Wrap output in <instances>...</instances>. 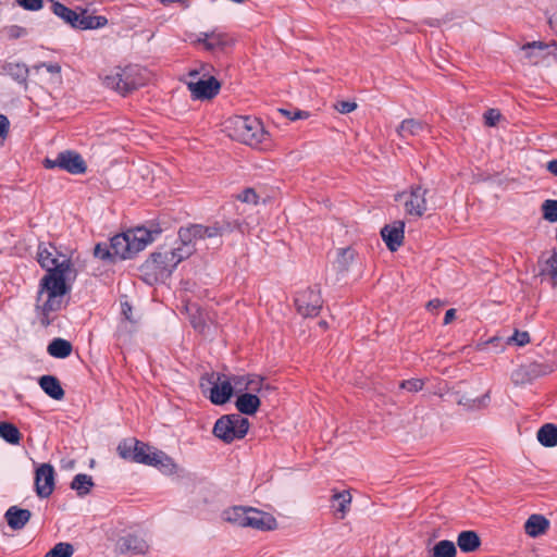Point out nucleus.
I'll return each instance as SVG.
<instances>
[{
    "instance_id": "nucleus-35",
    "label": "nucleus",
    "mask_w": 557,
    "mask_h": 557,
    "mask_svg": "<svg viewBox=\"0 0 557 557\" xmlns=\"http://www.w3.org/2000/svg\"><path fill=\"white\" fill-rule=\"evenodd\" d=\"M351 502V496L349 492H342L337 493L333 496V507L336 511L341 512V518H344L345 513L347 512L349 505Z\"/></svg>"
},
{
    "instance_id": "nucleus-30",
    "label": "nucleus",
    "mask_w": 557,
    "mask_h": 557,
    "mask_svg": "<svg viewBox=\"0 0 557 557\" xmlns=\"http://www.w3.org/2000/svg\"><path fill=\"white\" fill-rule=\"evenodd\" d=\"M537 441L545 447H554L557 445V426L546 423L537 431Z\"/></svg>"
},
{
    "instance_id": "nucleus-19",
    "label": "nucleus",
    "mask_w": 557,
    "mask_h": 557,
    "mask_svg": "<svg viewBox=\"0 0 557 557\" xmlns=\"http://www.w3.org/2000/svg\"><path fill=\"white\" fill-rule=\"evenodd\" d=\"M428 123L417 119H406L397 127L396 132L401 139L416 137L424 132H429Z\"/></svg>"
},
{
    "instance_id": "nucleus-43",
    "label": "nucleus",
    "mask_w": 557,
    "mask_h": 557,
    "mask_svg": "<svg viewBox=\"0 0 557 557\" xmlns=\"http://www.w3.org/2000/svg\"><path fill=\"white\" fill-rule=\"evenodd\" d=\"M530 342V335L525 331L516 330L515 333L508 338V344H515L519 347L527 345Z\"/></svg>"
},
{
    "instance_id": "nucleus-23",
    "label": "nucleus",
    "mask_w": 557,
    "mask_h": 557,
    "mask_svg": "<svg viewBox=\"0 0 557 557\" xmlns=\"http://www.w3.org/2000/svg\"><path fill=\"white\" fill-rule=\"evenodd\" d=\"M261 405V400L258 395L252 393H239L235 401V407L242 414L252 416L255 414Z\"/></svg>"
},
{
    "instance_id": "nucleus-37",
    "label": "nucleus",
    "mask_w": 557,
    "mask_h": 557,
    "mask_svg": "<svg viewBox=\"0 0 557 557\" xmlns=\"http://www.w3.org/2000/svg\"><path fill=\"white\" fill-rule=\"evenodd\" d=\"M355 259V251L351 248H341L336 258V265L339 271H347Z\"/></svg>"
},
{
    "instance_id": "nucleus-16",
    "label": "nucleus",
    "mask_w": 557,
    "mask_h": 557,
    "mask_svg": "<svg viewBox=\"0 0 557 557\" xmlns=\"http://www.w3.org/2000/svg\"><path fill=\"white\" fill-rule=\"evenodd\" d=\"M125 234L128 237L129 247L135 256L154 240L156 236L160 234V230L152 231L146 227H136L128 230Z\"/></svg>"
},
{
    "instance_id": "nucleus-39",
    "label": "nucleus",
    "mask_w": 557,
    "mask_h": 557,
    "mask_svg": "<svg viewBox=\"0 0 557 557\" xmlns=\"http://www.w3.org/2000/svg\"><path fill=\"white\" fill-rule=\"evenodd\" d=\"M544 220L556 223L557 222V200L546 199L541 206Z\"/></svg>"
},
{
    "instance_id": "nucleus-12",
    "label": "nucleus",
    "mask_w": 557,
    "mask_h": 557,
    "mask_svg": "<svg viewBox=\"0 0 557 557\" xmlns=\"http://www.w3.org/2000/svg\"><path fill=\"white\" fill-rule=\"evenodd\" d=\"M44 165L46 169L59 168L71 174H83L87 169L82 156L72 150H65L58 153L55 159H45Z\"/></svg>"
},
{
    "instance_id": "nucleus-38",
    "label": "nucleus",
    "mask_w": 557,
    "mask_h": 557,
    "mask_svg": "<svg viewBox=\"0 0 557 557\" xmlns=\"http://www.w3.org/2000/svg\"><path fill=\"white\" fill-rule=\"evenodd\" d=\"M74 547L66 542L55 544L44 557H72Z\"/></svg>"
},
{
    "instance_id": "nucleus-6",
    "label": "nucleus",
    "mask_w": 557,
    "mask_h": 557,
    "mask_svg": "<svg viewBox=\"0 0 557 557\" xmlns=\"http://www.w3.org/2000/svg\"><path fill=\"white\" fill-rule=\"evenodd\" d=\"M52 12L66 24L77 29H97L103 27L108 23V20L104 16L88 15L86 14V11H83L79 14L58 1H52Z\"/></svg>"
},
{
    "instance_id": "nucleus-17",
    "label": "nucleus",
    "mask_w": 557,
    "mask_h": 557,
    "mask_svg": "<svg viewBox=\"0 0 557 557\" xmlns=\"http://www.w3.org/2000/svg\"><path fill=\"white\" fill-rule=\"evenodd\" d=\"M404 230L405 222L403 221H395L391 225H385L382 228V238L391 251H396L401 246L404 239Z\"/></svg>"
},
{
    "instance_id": "nucleus-24",
    "label": "nucleus",
    "mask_w": 557,
    "mask_h": 557,
    "mask_svg": "<svg viewBox=\"0 0 557 557\" xmlns=\"http://www.w3.org/2000/svg\"><path fill=\"white\" fill-rule=\"evenodd\" d=\"M127 238L125 233L117 234L111 238L110 248L113 258L131 259L134 257Z\"/></svg>"
},
{
    "instance_id": "nucleus-53",
    "label": "nucleus",
    "mask_w": 557,
    "mask_h": 557,
    "mask_svg": "<svg viewBox=\"0 0 557 557\" xmlns=\"http://www.w3.org/2000/svg\"><path fill=\"white\" fill-rule=\"evenodd\" d=\"M24 35H26V29L21 26L14 25L9 28V36L12 38H17Z\"/></svg>"
},
{
    "instance_id": "nucleus-51",
    "label": "nucleus",
    "mask_w": 557,
    "mask_h": 557,
    "mask_svg": "<svg viewBox=\"0 0 557 557\" xmlns=\"http://www.w3.org/2000/svg\"><path fill=\"white\" fill-rule=\"evenodd\" d=\"M356 108L357 103L354 101H338L335 104V109L342 114L350 113L356 110Z\"/></svg>"
},
{
    "instance_id": "nucleus-28",
    "label": "nucleus",
    "mask_w": 557,
    "mask_h": 557,
    "mask_svg": "<svg viewBox=\"0 0 557 557\" xmlns=\"http://www.w3.org/2000/svg\"><path fill=\"white\" fill-rule=\"evenodd\" d=\"M541 366L533 363L528 367H520L511 374V380L515 384H524L530 382L533 377L543 374Z\"/></svg>"
},
{
    "instance_id": "nucleus-59",
    "label": "nucleus",
    "mask_w": 557,
    "mask_h": 557,
    "mask_svg": "<svg viewBox=\"0 0 557 557\" xmlns=\"http://www.w3.org/2000/svg\"><path fill=\"white\" fill-rule=\"evenodd\" d=\"M547 170L554 174L555 176H557V159L555 160H552L547 163Z\"/></svg>"
},
{
    "instance_id": "nucleus-42",
    "label": "nucleus",
    "mask_w": 557,
    "mask_h": 557,
    "mask_svg": "<svg viewBox=\"0 0 557 557\" xmlns=\"http://www.w3.org/2000/svg\"><path fill=\"white\" fill-rule=\"evenodd\" d=\"M424 386V381L422 379H410L400 382L399 387L406 389L410 393H417L421 391Z\"/></svg>"
},
{
    "instance_id": "nucleus-25",
    "label": "nucleus",
    "mask_w": 557,
    "mask_h": 557,
    "mask_svg": "<svg viewBox=\"0 0 557 557\" xmlns=\"http://www.w3.org/2000/svg\"><path fill=\"white\" fill-rule=\"evenodd\" d=\"M549 528V521L542 515H531L524 523V531L531 537L544 534Z\"/></svg>"
},
{
    "instance_id": "nucleus-7",
    "label": "nucleus",
    "mask_w": 557,
    "mask_h": 557,
    "mask_svg": "<svg viewBox=\"0 0 557 557\" xmlns=\"http://www.w3.org/2000/svg\"><path fill=\"white\" fill-rule=\"evenodd\" d=\"M249 421L239 413L222 416L213 426V434L225 443L245 437L249 429Z\"/></svg>"
},
{
    "instance_id": "nucleus-20",
    "label": "nucleus",
    "mask_w": 557,
    "mask_h": 557,
    "mask_svg": "<svg viewBox=\"0 0 557 557\" xmlns=\"http://www.w3.org/2000/svg\"><path fill=\"white\" fill-rule=\"evenodd\" d=\"M198 42L202 44L209 51L223 50L230 42L228 36L221 32L201 33Z\"/></svg>"
},
{
    "instance_id": "nucleus-9",
    "label": "nucleus",
    "mask_w": 557,
    "mask_h": 557,
    "mask_svg": "<svg viewBox=\"0 0 557 557\" xmlns=\"http://www.w3.org/2000/svg\"><path fill=\"white\" fill-rule=\"evenodd\" d=\"M230 231L228 223L216 222L213 225L193 224L187 227H181L178 231V240L193 245L199 239H213L221 237L225 232Z\"/></svg>"
},
{
    "instance_id": "nucleus-48",
    "label": "nucleus",
    "mask_w": 557,
    "mask_h": 557,
    "mask_svg": "<svg viewBox=\"0 0 557 557\" xmlns=\"http://www.w3.org/2000/svg\"><path fill=\"white\" fill-rule=\"evenodd\" d=\"M238 200L246 203H253L256 205L258 202V195L256 191L251 188H247L243 190L238 196Z\"/></svg>"
},
{
    "instance_id": "nucleus-61",
    "label": "nucleus",
    "mask_w": 557,
    "mask_h": 557,
    "mask_svg": "<svg viewBox=\"0 0 557 557\" xmlns=\"http://www.w3.org/2000/svg\"><path fill=\"white\" fill-rule=\"evenodd\" d=\"M132 311V308L128 304L123 305V314L126 317V319L131 320V317L128 315V312Z\"/></svg>"
},
{
    "instance_id": "nucleus-60",
    "label": "nucleus",
    "mask_w": 557,
    "mask_h": 557,
    "mask_svg": "<svg viewBox=\"0 0 557 557\" xmlns=\"http://www.w3.org/2000/svg\"><path fill=\"white\" fill-rule=\"evenodd\" d=\"M160 2L164 5L178 2L182 3L184 7H188V0H160Z\"/></svg>"
},
{
    "instance_id": "nucleus-62",
    "label": "nucleus",
    "mask_w": 557,
    "mask_h": 557,
    "mask_svg": "<svg viewBox=\"0 0 557 557\" xmlns=\"http://www.w3.org/2000/svg\"><path fill=\"white\" fill-rule=\"evenodd\" d=\"M277 111H278V113H281L282 115L286 116L287 119H289V116H292V114H293L292 111L286 110V109H278Z\"/></svg>"
},
{
    "instance_id": "nucleus-34",
    "label": "nucleus",
    "mask_w": 557,
    "mask_h": 557,
    "mask_svg": "<svg viewBox=\"0 0 557 557\" xmlns=\"http://www.w3.org/2000/svg\"><path fill=\"white\" fill-rule=\"evenodd\" d=\"M263 377L256 374H248V381L246 382L244 388H246V393L259 394L264 389L269 391L271 387L269 385H264Z\"/></svg>"
},
{
    "instance_id": "nucleus-8",
    "label": "nucleus",
    "mask_w": 557,
    "mask_h": 557,
    "mask_svg": "<svg viewBox=\"0 0 557 557\" xmlns=\"http://www.w3.org/2000/svg\"><path fill=\"white\" fill-rule=\"evenodd\" d=\"M200 386L205 392H210V400L214 405H223L227 403L233 394V385L231 379L223 373L211 372L201 377Z\"/></svg>"
},
{
    "instance_id": "nucleus-14",
    "label": "nucleus",
    "mask_w": 557,
    "mask_h": 557,
    "mask_svg": "<svg viewBox=\"0 0 557 557\" xmlns=\"http://www.w3.org/2000/svg\"><path fill=\"white\" fill-rule=\"evenodd\" d=\"M189 91L195 99H211L218 95L220 83L213 76L199 77L187 82Z\"/></svg>"
},
{
    "instance_id": "nucleus-56",
    "label": "nucleus",
    "mask_w": 557,
    "mask_h": 557,
    "mask_svg": "<svg viewBox=\"0 0 557 557\" xmlns=\"http://www.w3.org/2000/svg\"><path fill=\"white\" fill-rule=\"evenodd\" d=\"M309 113L306 112V111H301V110H296L293 112L292 116H289V120L290 121H296V120H299V119H305V117H308Z\"/></svg>"
},
{
    "instance_id": "nucleus-15",
    "label": "nucleus",
    "mask_w": 557,
    "mask_h": 557,
    "mask_svg": "<svg viewBox=\"0 0 557 557\" xmlns=\"http://www.w3.org/2000/svg\"><path fill=\"white\" fill-rule=\"evenodd\" d=\"M36 493L40 498L49 497L54 490V469L50 463H42L35 473Z\"/></svg>"
},
{
    "instance_id": "nucleus-5",
    "label": "nucleus",
    "mask_w": 557,
    "mask_h": 557,
    "mask_svg": "<svg viewBox=\"0 0 557 557\" xmlns=\"http://www.w3.org/2000/svg\"><path fill=\"white\" fill-rule=\"evenodd\" d=\"M194 246L182 243L173 249L153 252L149 260V267L160 275H169L184 259L191 256Z\"/></svg>"
},
{
    "instance_id": "nucleus-54",
    "label": "nucleus",
    "mask_w": 557,
    "mask_h": 557,
    "mask_svg": "<svg viewBox=\"0 0 557 557\" xmlns=\"http://www.w3.org/2000/svg\"><path fill=\"white\" fill-rule=\"evenodd\" d=\"M550 29L557 35V9L547 15Z\"/></svg>"
},
{
    "instance_id": "nucleus-18",
    "label": "nucleus",
    "mask_w": 557,
    "mask_h": 557,
    "mask_svg": "<svg viewBox=\"0 0 557 557\" xmlns=\"http://www.w3.org/2000/svg\"><path fill=\"white\" fill-rule=\"evenodd\" d=\"M246 527H251L258 530H272L276 525L275 519L260 510L248 508V515L245 518Z\"/></svg>"
},
{
    "instance_id": "nucleus-11",
    "label": "nucleus",
    "mask_w": 557,
    "mask_h": 557,
    "mask_svg": "<svg viewBox=\"0 0 557 557\" xmlns=\"http://www.w3.org/2000/svg\"><path fill=\"white\" fill-rule=\"evenodd\" d=\"M524 57L533 65L549 64V59L557 60V41L552 40L546 44L543 41L527 42L521 48Z\"/></svg>"
},
{
    "instance_id": "nucleus-46",
    "label": "nucleus",
    "mask_w": 557,
    "mask_h": 557,
    "mask_svg": "<svg viewBox=\"0 0 557 557\" xmlns=\"http://www.w3.org/2000/svg\"><path fill=\"white\" fill-rule=\"evenodd\" d=\"M94 255H95V257H97L101 260L113 259L110 245H107V244H97L94 249Z\"/></svg>"
},
{
    "instance_id": "nucleus-1",
    "label": "nucleus",
    "mask_w": 557,
    "mask_h": 557,
    "mask_svg": "<svg viewBox=\"0 0 557 557\" xmlns=\"http://www.w3.org/2000/svg\"><path fill=\"white\" fill-rule=\"evenodd\" d=\"M37 261L47 273L40 281L37 309L41 311L40 323L50 324L49 313L62 308L63 296L70 290L67 280L76 277V271L71 259L58 251L51 244L40 243L37 250Z\"/></svg>"
},
{
    "instance_id": "nucleus-29",
    "label": "nucleus",
    "mask_w": 557,
    "mask_h": 557,
    "mask_svg": "<svg viewBox=\"0 0 557 557\" xmlns=\"http://www.w3.org/2000/svg\"><path fill=\"white\" fill-rule=\"evenodd\" d=\"M47 351L54 358H66L72 352V344L63 338H54L47 347Z\"/></svg>"
},
{
    "instance_id": "nucleus-27",
    "label": "nucleus",
    "mask_w": 557,
    "mask_h": 557,
    "mask_svg": "<svg viewBox=\"0 0 557 557\" xmlns=\"http://www.w3.org/2000/svg\"><path fill=\"white\" fill-rule=\"evenodd\" d=\"M457 545L463 553H473L481 546V539L475 531H462L457 536Z\"/></svg>"
},
{
    "instance_id": "nucleus-4",
    "label": "nucleus",
    "mask_w": 557,
    "mask_h": 557,
    "mask_svg": "<svg viewBox=\"0 0 557 557\" xmlns=\"http://www.w3.org/2000/svg\"><path fill=\"white\" fill-rule=\"evenodd\" d=\"M230 136L248 146H258L265 135L260 121L249 116H235L228 121Z\"/></svg>"
},
{
    "instance_id": "nucleus-3",
    "label": "nucleus",
    "mask_w": 557,
    "mask_h": 557,
    "mask_svg": "<svg viewBox=\"0 0 557 557\" xmlns=\"http://www.w3.org/2000/svg\"><path fill=\"white\" fill-rule=\"evenodd\" d=\"M139 69L134 65L116 66L100 76L103 86L126 96L144 84L139 76Z\"/></svg>"
},
{
    "instance_id": "nucleus-21",
    "label": "nucleus",
    "mask_w": 557,
    "mask_h": 557,
    "mask_svg": "<svg viewBox=\"0 0 557 557\" xmlns=\"http://www.w3.org/2000/svg\"><path fill=\"white\" fill-rule=\"evenodd\" d=\"M117 548L121 553L145 554L148 550L147 542L135 534H127L117 542Z\"/></svg>"
},
{
    "instance_id": "nucleus-2",
    "label": "nucleus",
    "mask_w": 557,
    "mask_h": 557,
    "mask_svg": "<svg viewBox=\"0 0 557 557\" xmlns=\"http://www.w3.org/2000/svg\"><path fill=\"white\" fill-rule=\"evenodd\" d=\"M117 453L123 459L156 467L164 473H173L176 469L173 459L165 453L136 438L123 440L117 445Z\"/></svg>"
},
{
    "instance_id": "nucleus-31",
    "label": "nucleus",
    "mask_w": 557,
    "mask_h": 557,
    "mask_svg": "<svg viewBox=\"0 0 557 557\" xmlns=\"http://www.w3.org/2000/svg\"><path fill=\"white\" fill-rule=\"evenodd\" d=\"M92 486V478L85 473L76 474L71 483V488L76 491L78 496L87 495Z\"/></svg>"
},
{
    "instance_id": "nucleus-13",
    "label": "nucleus",
    "mask_w": 557,
    "mask_h": 557,
    "mask_svg": "<svg viewBox=\"0 0 557 557\" xmlns=\"http://www.w3.org/2000/svg\"><path fill=\"white\" fill-rule=\"evenodd\" d=\"M295 304L304 317H315L322 308V297L319 289L308 288L297 294Z\"/></svg>"
},
{
    "instance_id": "nucleus-57",
    "label": "nucleus",
    "mask_w": 557,
    "mask_h": 557,
    "mask_svg": "<svg viewBox=\"0 0 557 557\" xmlns=\"http://www.w3.org/2000/svg\"><path fill=\"white\" fill-rule=\"evenodd\" d=\"M455 315H456V310L455 309H449L446 311L445 313V317H444V324H449L454 319H455Z\"/></svg>"
},
{
    "instance_id": "nucleus-36",
    "label": "nucleus",
    "mask_w": 557,
    "mask_h": 557,
    "mask_svg": "<svg viewBox=\"0 0 557 557\" xmlns=\"http://www.w3.org/2000/svg\"><path fill=\"white\" fill-rule=\"evenodd\" d=\"M8 74L18 83H24L28 76V69L25 64L9 63L5 67Z\"/></svg>"
},
{
    "instance_id": "nucleus-45",
    "label": "nucleus",
    "mask_w": 557,
    "mask_h": 557,
    "mask_svg": "<svg viewBox=\"0 0 557 557\" xmlns=\"http://www.w3.org/2000/svg\"><path fill=\"white\" fill-rule=\"evenodd\" d=\"M211 65L207 63H201L198 65V67H195L188 72V77L190 79H198L200 75L202 77L210 76Z\"/></svg>"
},
{
    "instance_id": "nucleus-44",
    "label": "nucleus",
    "mask_w": 557,
    "mask_h": 557,
    "mask_svg": "<svg viewBox=\"0 0 557 557\" xmlns=\"http://www.w3.org/2000/svg\"><path fill=\"white\" fill-rule=\"evenodd\" d=\"M488 400H490V393H486L482 397L475 398L472 400H467V401L459 400V404L467 406L469 409H479V408L485 407L487 405Z\"/></svg>"
},
{
    "instance_id": "nucleus-40",
    "label": "nucleus",
    "mask_w": 557,
    "mask_h": 557,
    "mask_svg": "<svg viewBox=\"0 0 557 557\" xmlns=\"http://www.w3.org/2000/svg\"><path fill=\"white\" fill-rule=\"evenodd\" d=\"M542 275H549L552 278L557 280V251L553 250L550 256L544 260L541 268Z\"/></svg>"
},
{
    "instance_id": "nucleus-22",
    "label": "nucleus",
    "mask_w": 557,
    "mask_h": 557,
    "mask_svg": "<svg viewBox=\"0 0 557 557\" xmlns=\"http://www.w3.org/2000/svg\"><path fill=\"white\" fill-rule=\"evenodd\" d=\"M32 512L17 506H11L4 513L5 521L12 530L23 529L30 520Z\"/></svg>"
},
{
    "instance_id": "nucleus-41",
    "label": "nucleus",
    "mask_w": 557,
    "mask_h": 557,
    "mask_svg": "<svg viewBox=\"0 0 557 557\" xmlns=\"http://www.w3.org/2000/svg\"><path fill=\"white\" fill-rule=\"evenodd\" d=\"M226 517L225 519L230 522L236 523L240 527H246L245 518L248 515V509L243 507H234L233 509L225 512Z\"/></svg>"
},
{
    "instance_id": "nucleus-33",
    "label": "nucleus",
    "mask_w": 557,
    "mask_h": 557,
    "mask_svg": "<svg viewBox=\"0 0 557 557\" xmlns=\"http://www.w3.org/2000/svg\"><path fill=\"white\" fill-rule=\"evenodd\" d=\"M457 549L454 542L442 540L433 547L432 557H456Z\"/></svg>"
},
{
    "instance_id": "nucleus-47",
    "label": "nucleus",
    "mask_w": 557,
    "mask_h": 557,
    "mask_svg": "<svg viewBox=\"0 0 557 557\" xmlns=\"http://www.w3.org/2000/svg\"><path fill=\"white\" fill-rule=\"evenodd\" d=\"M16 3L28 11H38L44 7V0H16Z\"/></svg>"
},
{
    "instance_id": "nucleus-10",
    "label": "nucleus",
    "mask_w": 557,
    "mask_h": 557,
    "mask_svg": "<svg viewBox=\"0 0 557 557\" xmlns=\"http://www.w3.org/2000/svg\"><path fill=\"white\" fill-rule=\"evenodd\" d=\"M426 193L428 190L420 185L411 186L409 191L395 195V200H404L406 213L411 216L420 218L428 210Z\"/></svg>"
},
{
    "instance_id": "nucleus-49",
    "label": "nucleus",
    "mask_w": 557,
    "mask_h": 557,
    "mask_svg": "<svg viewBox=\"0 0 557 557\" xmlns=\"http://www.w3.org/2000/svg\"><path fill=\"white\" fill-rule=\"evenodd\" d=\"M502 114L496 109H488L484 113V121L487 126H495L497 122L500 120Z\"/></svg>"
},
{
    "instance_id": "nucleus-26",
    "label": "nucleus",
    "mask_w": 557,
    "mask_h": 557,
    "mask_svg": "<svg viewBox=\"0 0 557 557\" xmlns=\"http://www.w3.org/2000/svg\"><path fill=\"white\" fill-rule=\"evenodd\" d=\"M41 389L52 399L61 400L64 397V391L60 381L53 375H42L39 379Z\"/></svg>"
},
{
    "instance_id": "nucleus-55",
    "label": "nucleus",
    "mask_w": 557,
    "mask_h": 557,
    "mask_svg": "<svg viewBox=\"0 0 557 557\" xmlns=\"http://www.w3.org/2000/svg\"><path fill=\"white\" fill-rule=\"evenodd\" d=\"M40 66L45 67L51 74H59L61 71L60 65L55 63H41L38 67Z\"/></svg>"
},
{
    "instance_id": "nucleus-58",
    "label": "nucleus",
    "mask_w": 557,
    "mask_h": 557,
    "mask_svg": "<svg viewBox=\"0 0 557 557\" xmlns=\"http://www.w3.org/2000/svg\"><path fill=\"white\" fill-rule=\"evenodd\" d=\"M442 305L443 302L440 299H432L428 302L426 307L429 310H437Z\"/></svg>"
},
{
    "instance_id": "nucleus-50",
    "label": "nucleus",
    "mask_w": 557,
    "mask_h": 557,
    "mask_svg": "<svg viewBox=\"0 0 557 557\" xmlns=\"http://www.w3.org/2000/svg\"><path fill=\"white\" fill-rule=\"evenodd\" d=\"M248 381V375H234L231 379L233 391L235 389L238 394L246 392L244 388L246 382Z\"/></svg>"
},
{
    "instance_id": "nucleus-32",
    "label": "nucleus",
    "mask_w": 557,
    "mask_h": 557,
    "mask_svg": "<svg viewBox=\"0 0 557 557\" xmlns=\"http://www.w3.org/2000/svg\"><path fill=\"white\" fill-rule=\"evenodd\" d=\"M0 437L12 445L21 442L22 435L18 429L10 422H0Z\"/></svg>"
},
{
    "instance_id": "nucleus-52",
    "label": "nucleus",
    "mask_w": 557,
    "mask_h": 557,
    "mask_svg": "<svg viewBox=\"0 0 557 557\" xmlns=\"http://www.w3.org/2000/svg\"><path fill=\"white\" fill-rule=\"evenodd\" d=\"M10 122L8 117L0 114V137L4 138L9 132Z\"/></svg>"
}]
</instances>
